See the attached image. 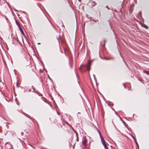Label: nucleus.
I'll list each match as a JSON object with an SVG mask.
<instances>
[{
  "instance_id": "1",
  "label": "nucleus",
  "mask_w": 149,
  "mask_h": 149,
  "mask_svg": "<svg viewBox=\"0 0 149 149\" xmlns=\"http://www.w3.org/2000/svg\"><path fill=\"white\" fill-rule=\"evenodd\" d=\"M100 137L101 138V141L103 145L104 146L105 149H108V147L106 143L105 142L104 139L100 133Z\"/></svg>"
},
{
  "instance_id": "8",
  "label": "nucleus",
  "mask_w": 149,
  "mask_h": 149,
  "mask_svg": "<svg viewBox=\"0 0 149 149\" xmlns=\"http://www.w3.org/2000/svg\"><path fill=\"white\" fill-rule=\"evenodd\" d=\"M73 130L74 132L76 133L77 134V132H76L73 129Z\"/></svg>"
},
{
  "instance_id": "7",
  "label": "nucleus",
  "mask_w": 149,
  "mask_h": 149,
  "mask_svg": "<svg viewBox=\"0 0 149 149\" xmlns=\"http://www.w3.org/2000/svg\"><path fill=\"white\" fill-rule=\"evenodd\" d=\"M96 5V3L95 2H93V6H94Z\"/></svg>"
},
{
  "instance_id": "9",
  "label": "nucleus",
  "mask_w": 149,
  "mask_h": 149,
  "mask_svg": "<svg viewBox=\"0 0 149 149\" xmlns=\"http://www.w3.org/2000/svg\"><path fill=\"white\" fill-rule=\"evenodd\" d=\"M135 141V142H136V143L137 144V146H138V143H137V142L136 141Z\"/></svg>"
},
{
  "instance_id": "11",
  "label": "nucleus",
  "mask_w": 149,
  "mask_h": 149,
  "mask_svg": "<svg viewBox=\"0 0 149 149\" xmlns=\"http://www.w3.org/2000/svg\"><path fill=\"white\" fill-rule=\"evenodd\" d=\"M123 85L125 86V85H124V84H123Z\"/></svg>"
},
{
  "instance_id": "4",
  "label": "nucleus",
  "mask_w": 149,
  "mask_h": 149,
  "mask_svg": "<svg viewBox=\"0 0 149 149\" xmlns=\"http://www.w3.org/2000/svg\"><path fill=\"white\" fill-rule=\"evenodd\" d=\"M144 73L146 74H147L149 75V71H145L144 72Z\"/></svg>"
},
{
  "instance_id": "5",
  "label": "nucleus",
  "mask_w": 149,
  "mask_h": 149,
  "mask_svg": "<svg viewBox=\"0 0 149 149\" xmlns=\"http://www.w3.org/2000/svg\"><path fill=\"white\" fill-rule=\"evenodd\" d=\"M143 27H144V28H145L146 29H148V26H147L146 25H144L143 26Z\"/></svg>"
},
{
  "instance_id": "6",
  "label": "nucleus",
  "mask_w": 149,
  "mask_h": 149,
  "mask_svg": "<svg viewBox=\"0 0 149 149\" xmlns=\"http://www.w3.org/2000/svg\"><path fill=\"white\" fill-rule=\"evenodd\" d=\"M132 137L134 139L135 141H136V139H135L134 138V136H132Z\"/></svg>"
},
{
  "instance_id": "10",
  "label": "nucleus",
  "mask_w": 149,
  "mask_h": 149,
  "mask_svg": "<svg viewBox=\"0 0 149 149\" xmlns=\"http://www.w3.org/2000/svg\"><path fill=\"white\" fill-rule=\"evenodd\" d=\"M21 32H22V33H23V31H21Z\"/></svg>"
},
{
  "instance_id": "2",
  "label": "nucleus",
  "mask_w": 149,
  "mask_h": 149,
  "mask_svg": "<svg viewBox=\"0 0 149 149\" xmlns=\"http://www.w3.org/2000/svg\"><path fill=\"white\" fill-rule=\"evenodd\" d=\"M91 62L90 61H89L88 62L86 66L87 69L88 70H89L90 69Z\"/></svg>"
},
{
  "instance_id": "3",
  "label": "nucleus",
  "mask_w": 149,
  "mask_h": 149,
  "mask_svg": "<svg viewBox=\"0 0 149 149\" xmlns=\"http://www.w3.org/2000/svg\"><path fill=\"white\" fill-rule=\"evenodd\" d=\"M87 142L88 141L86 139H85L84 140L83 143L84 146H86L87 145Z\"/></svg>"
}]
</instances>
